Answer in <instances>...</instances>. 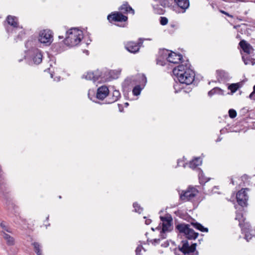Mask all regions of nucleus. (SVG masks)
Returning <instances> with one entry per match:
<instances>
[{
	"instance_id": "f257e3e1",
	"label": "nucleus",
	"mask_w": 255,
	"mask_h": 255,
	"mask_svg": "<svg viewBox=\"0 0 255 255\" xmlns=\"http://www.w3.org/2000/svg\"><path fill=\"white\" fill-rule=\"evenodd\" d=\"M181 63L173 69V73L176 76L180 83L189 85L194 80V72L190 68V65L188 61L182 62Z\"/></svg>"
},
{
	"instance_id": "f03ea898",
	"label": "nucleus",
	"mask_w": 255,
	"mask_h": 255,
	"mask_svg": "<svg viewBox=\"0 0 255 255\" xmlns=\"http://www.w3.org/2000/svg\"><path fill=\"white\" fill-rule=\"evenodd\" d=\"M83 37L82 31L76 28H72L66 32V36L64 42L67 46H74L80 42Z\"/></svg>"
},
{
	"instance_id": "7ed1b4c3",
	"label": "nucleus",
	"mask_w": 255,
	"mask_h": 255,
	"mask_svg": "<svg viewBox=\"0 0 255 255\" xmlns=\"http://www.w3.org/2000/svg\"><path fill=\"white\" fill-rule=\"evenodd\" d=\"M239 45L244 53L247 54V55H242V59L244 63L246 65L251 64L254 65L255 63V60L253 58L251 59L249 56V54L254 51V49L253 47L245 40H242L240 42Z\"/></svg>"
},
{
	"instance_id": "20e7f679",
	"label": "nucleus",
	"mask_w": 255,
	"mask_h": 255,
	"mask_svg": "<svg viewBox=\"0 0 255 255\" xmlns=\"http://www.w3.org/2000/svg\"><path fill=\"white\" fill-rule=\"evenodd\" d=\"M176 229L180 233L184 234L186 238L189 240H195L198 236V233L191 229L189 224H179L176 226Z\"/></svg>"
},
{
	"instance_id": "39448f33",
	"label": "nucleus",
	"mask_w": 255,
	"mask_h": 255,
	"mask_svg": "<svg viewBox=\"0 0 255 255\" xmlns=\"http://www.w3.org/2000/svg\"><path fill=\"white\" fill-rule=\"evenodd\" d=\"M198 190L194 187H189L185 191H183L180 194V199L183 201H188L192 200L198 194Z\"/></svg>"
},
{
	"instance_id": "423d86ee",
	"label": "nucleus",
	"mask_w": 255,
	"mask_h": 255,
	"mask_svg": "<svg viewBox=\"0 0 255 255\" xmlns=\"http://www.w3.org/2000/svg\"><path fill=\"white\" fill-rule=\"evenodd\" d=\"M52 32L48 29H44L40 31L39 41L44 44H50L52 41Z\"/></svg>"
},
{
	"instance_id": "0eeeda50",
	"label": "nucleus",
	"mask_w": 255,
	"mask_h": 255,
	"mask_svg": "<svg viewBox=\"0 0 255 255\" xmlns=\"http://www.w3.org/2000/svg\"><path fill=\"white\" fill-rule=\"evenodd\" d=\"M162 53L165 55V56L168 55V57L166 58L167 61L171 63L176 64L178 63L181 61L182 56L181 54H177L175 52H169V51L167 50H163L162 51Z\"/></svg>"
},
{
	"instance_id": "6e6552de",
	"label": "nucleus",
	"mask_w": 255,
	"mask_h": 255,
	"mask_svg": "<svg viewBox=\"0 0 255 255\" xmlns=\"http://www.w3.org/2000/svg\"><path fill=\"white\" fill-rule=\"evenodd\" d=\"M143 39L140 38L137 43L133 41L128 42L125 45L126 49L130 53H135L138 52L140 47L142 45Z\"/></svg>"
},
{
	"instance_id": "1a4fd4ad",
	"label": "nucleus",
	"mask_w": 255,
	"mask_h": 255,
	"mask_svg": "<svg viewBox=\"0 0 255 255\" xmlns=\"http://www.w3.org/2000/svg\"><path fill=\"white\" fill-rule=\"evenodd\" d=\"M120 74V71L119 70H109L105 72L104 74L102 73L101 81H108L111 79L118 78Z\"/></svg>"
},
{
	"instance_id": "9d476101",
	"label": "nucleus",
	"mask_w": 255,
	"mask_h": 255,
	"mask_svg": "<svg viewBox=\"0 0 255 255\" xmlns=\"http://www.w3.org/2000/svg\"><path fill=\"white\" fill-rule=\"evenodd\" d=\"M102 76V73L99 70H97L94 72H88L86 73L83 75L82 78L87 80H92L93 82H96L99 79L101 81Z\"/></svg>"
},
{
	"instance_id": "9b49d317",
	"label": "nucleus",
	"mask_w": 255,
	"mask_h": 255,
	"mask_svg": "<svg viewBox=\"0 0 255 255\" xmlns=\"http://www.w3.org/2000/svg\"><path fill=\"white\" fill-rule=\"evenodd\" d=\"M246 189H242L237 194V202L242 207H244L246 205L247 201L248 199V196L245 191Z\"/></svg>"
},
{
	"instance_id": "f8f14e48",
	"label": "nucleus",
	"mask_w": 255,
	"mask_h": 255,
	"mask_svg": "<svg viewBox=\"0 0 255 255\" xmlns=\"http://www.w3.org/2000/svg\"><path fill=\"white\" fill-rule=\"evenodd\" d=\"M108 19L109 21L113 20L115 21H126L128 19V17L124 15L119 12H115L108 16Z\"/></svg>"
},
{
	"instance_id": "ddd939ff",
	"label": "nucleus",
	"mask_w": 255,
	"mask_h": 255,
	"mask_svg": "<svg viewBox=\"0 0 255 255\" xmlns=\"http://www.w3.org/2000/svg\"><path fill=\"white\" fill-rule=\"evenodd\" d=\"M109 93V89L105 86L99 87L97 90V98L100 100L105 99Z\"/></svg>"
},
{
	"instance_id": "4468645a",
	"label": "nucleus",
	"mask_w": 255,
	"mask_h": 255,
	"mask_svg": "<svg viewBox=\"0 0 255 255\" xmlns=\"http://www.w3.org/2000/svg\"><path fill=\"white\" fill-rule=\"evenodd\" d=\"M160 219L162 221V231L165 232L168 231L171 226V218L170 217H160Z\"/></svg>"
},
{
	"instance_id": "2eb2a0df",
	"label": "nucleus",
	"mask_w": 255,
	"mask_h": 255,
	"mask_svg": "<svg viewBox=\"0 0 255 255\" xmlns=\"http://www.w3.org/2000/svg\"><path fill=\"white\" fill-rule=\"evenodd\" d=\"M119 10L123 13H130L132 14L134 13V10L128 4L127 2L123 3L119 8Z\"/></svg>"
},
{
	"instance_id": "dca6fc26",
	"label": "nucleus",
	"mask_w": 255,
	"mask_h": 255,
	"mask_svg": "<svg viewBox=\"0 0 255 255\" xmlns=\"http://www.w3.org/2000/svg\"><path fill=\"white\" fill-rule=\"evenodd\" d=\"M121 97V94L118 90H114L112 95L110 96L108 103L109 104L114 103L117 101Z\"/></svg>"
},
{
	"instance_id": "f3484780",
	"label": "nucleus",
	"mask_w": 255,
	"mask_h": 255,
	"mask_svg": "<svg viewBox=\"0 0 255 255\" xmlns=\"http://www.w3.org/2000/svg\"><path fill=\"white\" fill-rule=\"evenodd\" d=\"M177 5L184 10L189 6V0H174Z\"/></svg>"
},
{
	"instance_id": "a211bd4d",
	"label": "nucleus",
	"mask_w": 255,
	"mask_h": 255,
	"mask_svg": "<svg viewBox=\"0 0 255 255\" xmlns=\"http://www.w3.org/2000/svg\"><path fill=\"white\" fill-rule=\"evenodd\" d=\"M34 53L35 55L33 58V61L34 63L38 64L42 61V55L41 52L37 49H35Z\"/></svg>"
},
{
	"instance_id": "6ab92c4d",
	"label": "nucleus",
	"mask_w": 255,
	"mask_h": 255,
	"mask_svg": "<svg viewBox=\"0 0 255 255\" xmlns=\"http://www.w3.org/2000/svg\"><path fill=\"white\" fill-rule=\"evenodd\" d=\"M217 78L218 81H223L228 78V74L223 70H217L216 72Z\"/></svg>"
},
{
	"instance_id": "aec40b11",
	"label": "nucleus",
	"mask_w": 255,
	"mask_h": 255,
	"mask_svg": "<svg viewBox=\"0 0 255 255\" xmlns=\"http://www.w3.org/2000/svg\"><path fill=\"white\" fill-rule=\"evenodd\" d=\"M215 94L223 95L224 94V92L223 90L218 87H215L208 92V96L210 97Z\"/></svg>"
},
{
	"instance_id": "412c9836",
	"label": "nucleus",
	"mask_w": 255,
	"mask_h": 255,
	"mask_svg": "<svg viewBox=\"0 0 255 255\" xmlns=\"http://www.w3.org/2000/svg\"><path fill=\"white\" fill-rule=\"evenodd\" d=\"M202 163V160L200 157L195 158L189 163V167L191 168L194 169Z\"/></svg>"
},
{
	"instance_id": "4be33fe9",
	"label": "nucleus",
	"mask_w": 255,
	"mask_h": 255,
	"mask_svg": "<svg viewBox=\"0 0 255 255\" xmlns=\"http://www.w3.org/2000/svg\"><path fill=\"white\" fill-rule=\"evenodd\" d=\"M7 21L9 24L16 27L17 26V18L15 17L9 15L7 17Z\"/></svg>"
},
{
	"instance_id": "5701e85b",
	"label": "nucleus",
	"mask_w": 255,
	"mask_h": 255,
	"mask_svg": "<svg viewBox=\"0 0 255 255\" xmlns=\"http://www.w3.org/2000/svg\"><path fill=\"white\" fill-rule=\"evenodd\" d=\"M191 224L193 225V226L197 229V230L202 232H208V229L207 228L204 227L200 223H198L197 222L196 223H192Z\"/></svg>"
},
{
	"instance_id": "b1692460",
	"label": "nucleus",
	"mask_w": 255,
	"mask_h": 255,
	"mask_svg": "<svg viewBox=\"0 0 255 255\" xmlns=\"http://www.w3.org/2000/svg\"><path fill=\"white\" fill-rule=\"evenodd\" d=\"M3 238L6 241L7 244L8 245H12L14 243V239L8 234L3 233Z\"/></svg>"
},
{
	"instance_id": "393cba45",
	"label": "nucleus",
	"mask_w": 255,
	"mask_h": 255,
	"mask_svg": "<svg viewBox=\"0 0 255 255\" xmlns=\"http://www.w3.org/2000/svg\"><path fill=\"white\" fill-rule=\"evenodd\" d=\"M240 88V84L239 83H234L231 84L228 86V89L231 91V93H234L236 92L237 90Z\"/></svg>"
},
{
	"instance_id": "a878e982",
	"label": "nucleus",
	"mask_w": 255,
	"mask_h": 255,
	"mask_svg": "<svg viewBox=\"0 0 255 255\" xmlns=\"http://www.w3.org/2000/svg\"><path fill=\"white\" fill-rule=\"evenodd\" d=\"M236 220H238L239 222V226H242V222H244L245 219L244 218L243 213L242 212H238L236 213V216L235 218Z\"/></svg>"
},
{
	"instance_id": "bb28decb",
	"label": "nucleus",
	"mask_w": 255,
	"mask_h": 255,
	"mask_svg": "<svg viewBox=\"0 0 255 255\" xmlns=\"http://www.w3.org/2000/svg\"><path fill=\"white\" fill-rule=\"evenodd\" d=\"M141 91V88L140 86L137 85L134 87L132 90L133 94L135 96H138L140 94V92Z\"/></svg>"
},
{
	"instance_id": "cd10ccee",
	"label": "nucleus",
	"mask_w": 255,
	"mask_h": 255,
	"mask_svg": "<svg viewBox=\"0 0 255 255\" xmlns=\"http://www.w3.org/2000/svg\"><path fill=\"white\" fill-rule=\"evenodd\" d=\"M133 208H134V211L140 213L142 211V208L138 206V205L135 203L133 204Z\"/></svg>"
},
{
	"instance_id": "c85d7f7f",
	"label": "nucleus",
	"mask_w": 255,
	"mask_h": 255,
	"mask_svg": "<svg viewBox=\"0 0 255 255\" xmlns=\"http://www.w3.org/2000/svg\"><path fill=\"white\" fill-rule=\"evenodd\" d=\"M229 115L231 118H235L237 116V112L234 109H230L229 111Z\"/></svg>"
},
{
	"instance_id": "c756f323",
	"label": "nucleus",
	"mask_w": 255,
	"mask_h": 255,
	"mask_svg": "<svg viewBox=\"0 0 255 255\" xmlns=\"http://www.w3.org/2000/svg\"><path fill=\"white\" fill-rule=\"evenodd\" d=\"M160 23L162 25H165L168 23V19L165 17H161Z\"/></svg>"
},
{
	"instance_id": "7c9ffc66",
	"label": "nucleus",
	"mask_w": 255,
	"mask_h": 255,
	"mask_svg": "<svg viewBox=\"0 0 255 255\" xmlns=\"http://www.w3.org/2000/svg\"><path fill=\"white\" fill-rule=\"evenodd\" d=\"M182 83H176L174 85V88L175 89V92L177 93L180 91V89H182V87H180Z\"/></svg>"
},
{
	"instance_id": "2f4dec72",
	"label": "nucleus",
	"mask_w": 255,
	"mask_h": 255,
	"mask_svg": "<svg viewBox=\"0 0 255 255\" xmlns=\"http://www.w3.org/2000/svg\"><path fill=\"white\" fill-rule=\"evenodd\" d=\"M143 247L141 245H139L135 250V254L136 255H140L141 250L143 249Z\"/></svg>"
},
{
	"instance_id": "473e14b6",
	"label": "nucleus",
	"mask_w": 255,
	"mask_h": 255,
	"mask_svg": "<svg viewBox=\"0 0 255 255\" xmlns=\"http://www.w3.org/2000/svg\"><path fill=\"white\" fill-rule=\"evenodd\" d=\"M0 226L4 231L7 232H11L10 229L5 225V224L4 223H1L0 224Z\"/></svg>"
},
{
	"instance_id": "72a5a7b5",
	"label": "nucleus",
	"mask_w": 255,
	"mask_h": 255,
	"mask_svg": "<svg viewBox=\"0 0 255 255\" xmlns=\"http://www.w3.org/2000/svg\"><path fill=\"white\" fill-rule=\"evenodd\" d=\"M32 245L34 248L35 252L38 251V250H40V246L38 243H33Z\"/></svg>"
},
{
	"instance_id": "f704fd0d",
	"label": "nucleus",
	"mask_w": 255,
	"mask_h": 255,
	"mask_svg": "<svg viewBox=\"0 0 255 255\" xmlns=\"http://www.w3.org/2000/svg\"><path fill=\"white\" fill-rule=\"evenodd\" d=\"M252 238V237L251 235H250L248 232H246L245 233V239L248 242H249L251 239Z\"/></svg>"
},
{
	"instance_id": "c9c22d12",
	"label": "nucleus",
	"mask_w": 255,
	"mask_h": 255,
	"mask_svg": "<svg viewBox=\"0 0 255 255\" xmlns=\"http://www.w3.org/2000/svg\"><path fill=\"white\" fill-rule=\"evenodd\" d=\"M220 11L222 13L224 14L227 15L228 16H229V17H232V18L233 17V15L230 14L229 13H228V12H226V11H224L223 10H220Z\"/></svg>"
},
{
	"instance_id": "e433bc0d",
	"label": "nucleus",
	"mask_w": 255,
	"mask_h": 255,
	"mask_svg": "<svg viewBox=\"0 0 255 255\" xmlns=\"http://www.w3.org/2000/svg\"><path fill=\"white\" fill-rule=\"evenodd\" d=\"M253 91L251 93V94L250 95V98L252 99L254 94H255V85L253 86Z\"/></svg>"
},
{
	"instance_id": "4c0bfd02",
	"label": "nucleus",
	"mask_w": 255,
	"mask_h": 255,
	"mask_svg": "<svg viewBox=\"0 0 255 255\" xmlns=\"http://www.w3.org/2000/svg\"><path fill=\"white\" fill-rule=\"evenodd\" d=\"M241 180L245 182V180H247L248 179V176L246 175H245L241 177Z\"/></svg>"
},
{
	"instance_id": "58836bf2",
	"label": "nucleus",
	"mask_w": 255,
	"mask_h": 255,
	"mask_svg": "<svg viewBox=\"0 0 255 255\" xmlns=\"http://www.w3.org/2000/svg\"><path fill=\"white\" fill-rule=\"evenodd\" d=\"M157 64L160 65H164L163 62H162L161 60L159 59L157 60Z\"/></svg>"
},
{
	"instance_id": "ea45409f",
	"label": "nucleus",
	"mask_w": 255,
	"mask_h": 255,
	"mask_svg": "<svg viewBox=\"0 0 255 255\" xmlns=\"http://www.w3.org/2000/svg\"><path fill=\"white\" fill-rule=\"evenodd\" d=\"M151 222V221L150 219H146L145 221V223L146 224V225H149Z\"/></svg>"
},
{
	"instance_id": "a19ab883",
	"label": "nucleus",
	"mask_w": 255,
	"mask_h": 255,
	"mask_svg": "<svg viewBox=\"0 0 255 255\" xmlns=\"http://www.w3.org/2000/svg\"><path fill=\"white\" fill-rule=\"evenodd\" d=\"M153 242H154V243L155 244H159V242H160V239H155L153 240Z\"/></svg>"
},
{
	"instance_id": "79ce46f5",
	"label": "nucleus",
	"mask_w": 255,
	"mask_h": 255,
	"mask_svg": "<svg viewBox=\"0 0 255 255\" xmlns=\"http://www.w3.org/2000/svg\"><path fill=\"white\" fill-rule=\"evenodd\" d=\"M203 177V172H201L199 174V178L200 180H201V178H202Z\"/></svg>"
},
{
	"instance_id": "37998d69",
	"label": "nucleus",
	"mask_w": 255,
	"mask_h": 255,
	"mask_svg": "<svg viewBox=\"0 0 255 255\" xmlns=\"http://www.w3.org/2000/svg\"><path fill=\"white\" fill-rule=\"evenodd\" d=\"M36 253L37 255H42L41 250H38V251L36 252Z\"/></svg>"
},
{
	"instance_id": "c03bdc74",
	"label": "nucleus",
	"mask_w": 255,
	"mask_h": 255,
	"mask_svg": "<svg viewBox=\"0 0 255 255\" xmlns=\"http://www.w3.org/2000/svg\"><path fill=\"white\" fill-rule=\"evenodd\" d=\"M166 1H165V0H163V1H162L161 2V4L162 5H165L166 4Z\"/></svg>"
},
{
	"instance_id": "a18cd8bd",
	"label": "nucleus",
	"mask_w": 255,
	"mask_h": 255,
	"mask_svg": "<svg viewBox=\"0 0 255 255\" xmlns=\"http://www.w3.org/2000/svg\"><path fill=\"white\" fill-rule=\"evenodd\" d=\"M231 182L233 185L235 184L234 180L232 178H231Z\"/></svg>"
},
{
	"instance_id": "49530a36",
	"label": "nucleus",
	"mask_w": 255,
	"mask_h": 255,
	"mask_svg": "<svg viewBox=\"0 0 255 255\" xmlns=\"http://www.w3.org/2000/svg\"><path fill=\"white\" fill-rule=\"evenodd\" d=\"M180 160H178V163H178V166H180Z\"/></svg>"
},
{
	"instance_id": "de8ad7c7",
	"label": "nucleus",
	"mask_w": 255,
	"mask_h": 255,
	"mask_svg": "<svg viewBox=\"0 0 255 255\" xmlns=\"http://www.w3.org/2000/svg\"><path fill=\"white\" fill-rule=\"evenodd\" d=\"M59 38L60 39H61V38H63V36H59Z\"/></svg>"
},
{
	"instance_id": "09e8293b",
	"label": "nucleus",
	"mask_w": 255,
	"mask_h": 255,
	"mask_svg": "<svg viewBox=\"0 0 255 255\" xmlns=\"http://www.w3.org/2000/svg\"><path fill=\"white\" fill-rule=\"evenodd\" d=\"M125 105L126 107H127L128 105V103H126Z\"/></svg>"
},
{
	"instance_id": "8fccbe9b",
	"label": "nucleus",
	"mask_w": 255,
	"mask_h": 255,
	"mask_svg": "<svg viewBox=\"0 0 255 255\" xmlns=\"http://www.w3.org/2000/svg\"><path fill=\"white\" fill-rule=\"evenodd\" d=\"M221 139L220 138H218L217 140V141L218 142V141H221Z\"/></svg>"
},
{
	"instance_id": "3c124183",
	"label": "nucleus",
	"mask_w": 255,
	"mask_h": 255,
	"mask_svg": "<svg viewBox=\"0 0 255 255\" xmlns=\"http://www.w3.org/2000/svg\"><path fill=\"white\" fill-rule=\"evenodd\" d=\"M51 77L52 78V74H51Z\"/></svg>"
}]
</instances>
